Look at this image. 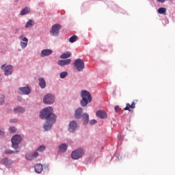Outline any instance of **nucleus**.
I'll return each instance as SVG.
<instances>
[{
    "instance_id": "13",
    "label": "nucleus",
    "mask_w": 175,
    "mask_h": 175,
    "mask_svg": "<svg viewBox=\"0 0 175 175\" xmlns=\"http://www.w3.org/2000/svg\"><path fill=\"white\" fill-rule=\"evenodd\" d=\"M72 62V59H62L58 62V65L59 66H65V65H69Z\"/></svg>"
},
{
    "instance_id": "38",
    "label": "nucleus",
    "mask_w": 175,
    "mask_h": 175,
    "mask_svg": "<svg viewBox=\"0 0 175 175\" xmlns=\"http://www.w3.org/2000/svg\"><path fill=\"white\" fill-rule=\"evenodd\" d=\"M5 135V132H3L2 130H0V136H3Z\"/></svg>"
},
{
    "instance_id": "16",
    "label": "nucleus",
    "mask_w": 175,
    "mask_h": 175,
    "mask_svg": "<svg viewBox=\"0 0 175 175\" xmlns=\"http://www.w3.org/2000/svg\"><path fill=\"white\" fill-rule=\"evenodd\" d=\"M31 13V8L29 7H25L21 10L20 14L21 16H25Z\"/></svg>"
},
{
    "instance_id": "1",
    "label": "nucleus",
    "mask_w": 175,
    "mask_h": 175,
    "mask_svg": "<svg viewBox=\"0 0 175 175\" xmlns=\"http://www.w3.org/2000/svg\"><path fill=\"white\" fill-rule=\"evenodd\" d=\"M53 107H47L41 111L40 117L42 120H46V123L44 125L45 131H50L53 124L57 121V116L53 113Z\"/></svg>"
},
{
    "instance_id": "6",
    "label": "nucleus",
    "mask_w": 175,
    "mask_h": 175,
    "mask_svg": "<svg viewBox=\"0 0 175 175\" xmlns=\"http://www.w3.org/2000/svg\"><path fill=\"white\" fill-rule=\"evenodd\" d=\"M55 100V97L51 94H48L44 96L43 102L45 105H51Z\"/></svg>"
},
{
    "instance_id": "32",
    "label": "nucleus",
    "mask_w": 175,
    "mask_h": 175,
    "mask_svg": "<svg viewBox=\"0 0 175 175\" xmlns=\"http://www.w3.org/2000/svg\"><path fill=\"white\" fill-rule=\"evenodd\" d=\"M14 151L11 150H5V154H6V155H9L10 154H14Z\"/></svg>"
},
{
    "instance_id": "35",
    "label": "nucleus",
    "mask_w": 175,
    "mask_h": 175,
    "mask_svg": "<svg viewBox=\"0 0 175 175\" xmlns=\"http://www.w3.org/2000/svg\"><path fill=\"white\" fill-rule=\"evenodd\" d=\"M96 120H92L90 122V125H94V124H96Z\"/></svg>"
},
{
    "instance_id": "23",
    "label": "nucleus",
    "mask_w": 175,
    "mask_h": 175,
    "mask_svg": "<svg viewBox=\"0 0 175 175\" xmlns=\"http://www.w3.org/2000/svg\"><path fill=\"white\" fill-rule=\"evenodd\" d=\"M38 81L40 88H46V81L44 78H39Z\"/></svg>"
},
{
    "instance_id": "21",
    "label": "nucleus",
    "mask_w": 175,
    "mask_h": 175,
    "mask_svg": "<svg viewBox=\"0 0 175 175\" xmlns=\"http://www.w3.org/2000/svg\"><path fill=\"white\" fill-rule=\"evenodd\" d=\"M35 25V21L32 19H29L25 24V28L28 29L31 28V27H33Z\"/></svg>"
},
{
    "instance_id": "5",
    "label": "nucleus",
    "mask_w": 175,
    "mask_h": 175,
    "mask_svg": "<svg viewBox=\"0 0 175 175\" xmlns=\"http://www.w3.org/2000/svg\"><path fill=\"white\" fill-rule=\"evenodd\" d=\"M84 155V151L82 149H77L72 152L71 157L72 159H80Z\"/></svg>"
},
{
    "instance_id": "26",
    "label": "nucleus",
    "mask_w": 175,
    "mask_h": 175,
    "mask_svg": "<svg viewBox=\"0 0 175 175\" xmlns=\"http://www.w3.org/2000/svg\"><path fill=\"white\" fill-rule=\"evenodd\" d=\"M157 13L159 14H166V8H160L157 10Z\"/></svg>"
},
{
    "instance_id": "14",
    "label": "nucleus",
    "mask_w": 175,
    "mask_h": 175,
    "mask_svg": "<svg viewBox=\"0 0 175 175\" xmlns=\"http://www.w3.org/2000/svg\"><path fill=\"white\" fill-rule=\"evenodd\" d=\"M82 113H83V108L81 107L78 108L75 113V118H77V120H80V118H81L82 117L81 116Z\"/></svg>"
},
{
    "instance_id": "2",
    "label": "nucleus",
    "mask_w": 175,
    "mask_h": 175,
    "mask_svg": "<svg viewBox=\"0 0 175 175\" xmlns=\"http://www.w3.org/2000/svg\"><path fill=\"white\" fill-rule=\"evenodd\" d=\"M81 96L82 98L81 100V106H82V107H85L88 103L92 101L91 94L87 90H83L81 93Z\"/></svg>"
},
{
    "instance_id": "36",
    "label": "nucleus",
    "mask_w": 175,
    "mask_h": 175,
    "mask_svg": "<svg viewBox=\"0 0 175 175\" xmlns=\"http://www.w3.org/2000/svg\"><path fill=\"white\" fill-rule=\"evenodd\" d=\"M157 2H159L160 3H165L166 2V0H157Z\"/></svg>"
},
{
    "instance_id": "27",
    "label": "nucleus",
    "mask_w": 175,
    "mask_h": 175,
    "mask_svg": "<svg viewBox=\"0 0 175 175\" xmlns=\"http://www.w3.org/2000/svg\"><path fill=\"white\" fill-rule=\"evenodd\" d=\"M79 39L77 36H72L69 38L70 43H75V42H77V40Z\"/></svg>"
},
{
    "instance_id": "11",
    "label": "nucleus",
    "mask_w": 175,
    "mask_h": 175,
    "mask_svg": "<svg viewBox=\"0 0 175 175\" xmlns=\"http://www.w3.org/2000/svg\"><path fill=\"white\" fill-rule=\"evenodd\" d=\"M75 131H77V123L76 121L72 120L69 124V131L75 132Z\"/></svg>"
},
{
    "instance_id": "39",
    "label": "nucleus",
    "mask_w": 175,
    "mask_h": 175,
    "mask_svg": "<svg viewBox=\"0 0 175 175\" xmlns=\"http://www.w3.org/2000/svg\"><path fill=\"white\" fill-rule=\"evenodd\" d=\"M25 47H27V44H23L22 45V49H25Z\"/></svg>"
},
{
    "instance_id": "34",
    "label": "nucleus",
    "mask_w": 175,
    "mask_h": 175,
    "mask_svg": "<svg viewBox=\"0 0 175 175\" xmlns=\"http://www.w3.org/2000/svg\"><path fill=\"white\" fill-rule=\"evenodd\" d=\"M120 106H118V105L115 106V111L116 113H118V111H120Z\"/></svg>"
},
{
    "instance_id": "28",
    "label": "nucleus",
    "mask_w": 175,
    "mask_h": 175,
    "mask_svg": "<svg viewBox=\"0 0 175 175\" xmlns=\"http://www.w3.org/2000/svg\"><path fill=\"white\" fill-rule=\"evenodd\" d=\"M21 44H28V38H25V37H24V38H21Z\"/></svg>"
},
{
    "instance_id": "25",
    "label": "nucleus",
    "mask_w": 175,
    "mask_h": 175,
    "mask_svg": "<svg viewBox=\"0 0 175 175\" xmlns=\"http://www.w3.org/2000/svg\"><path fill=\"white\" fill-rule=\"evenodd\" d=\"M14 113H24V111H25V109L22 107H17L14 109Z\"/></svg>"
},
{
    "instance_id": "15",
    "label": "nucleus",
    "mask_w": 175,
    "mask_h": 175,
    "mask_svg": "<svg viewBox=\"0 0 175 175\" xmlns=\"http://www.w3.org/2000/svg\"><path fill=\"white\" fill-rule=\"evenodd\" d=\"M83 121V125H87L90 121V116L88 113H85L82 114V116L81 117Z\"/></svg>"
},
{
    "instance_id": "37",
    "label": "nucleus",
    "mask_w": 175,
    "mask_h": 175,
    "mask_svg": "<svg viewBox=\"0 0 175 175\" xmlns=\"http://www.w3.org/2000/svg\"><path fill=\"white\" fill-rule=\"evenodd\" d=\"M18 32H20V29H18V28L15 29L14 33H18Z\"/></svg>"
},
{
    "instance_id": "20",
    "label": "nucleus",
    "mask_w": 175,
    "mask_h": 175,
    "mask_svg": "<svg viewBox=\"0 0 175 175\" xmlns=\"http://www.w3.org/2000/svg\"><path fill=\"white\" fill-rule=\"evenodd\" d=\"M36 173L40 174L41 172H43V165L42 164H37L34 167Z\"/></svg>"
},
{
    "instance_id": "8",
    "label": "nucleus",
    "mask_w": 175,
    "mask_h": 175,
    "mask_svg": "<svg viewBox=\"0 0 175 175\" xmlns=\"http://www.w3.org/2000/svg\"><path fill=\"white\" fill-rule=\"evenodd\" d=\"M4 68V75L5 76H10V75H12L13 73V66L8 65L5 66V64H3L1 66V69H3Z\"/></svg>"
},
{
    "instance_id": "22",
    "label": "nucleus",
    "mask_w": 175,
    "mask_h": 175,
    "mask_svg": "<svg viewBox=\"0 0 175 175\" xmlns=\"http://www.w3.org/2000/svg\"><path fill=\"white\" fill-rule=\"evenodd\" d=\"M66 150H68V146L66 144H62V145L59 146V151L60 152H66Z\"/></svg>"
},
{
    "instance_id": "24",
    "label": "nucleus",
    "mask_w": 175,
    "mask_h": 175,
    "mask_svg": "<svg viewBox=\"0 0 175 175\" xmlns=\"http://www.w3.org/2000/svg\"><path fill=\"white\" fill-rule=\"evenodd\" d=\"M70 55H72V53L70 52H66L65 53H62L60 55V58H62V59H66V58H69Z\"/></svg>"
},
{
    "instance_id": "30",
    "label": "nucleus",
    "mask_w": 175,
    "mask_h": 175,
    "mask_svg": "<svg viewBox=\"0 0 175 175\" xmlns=\"http://www.w3.org/2000/svg\"><path fill=\"white\" fill-rule=\"evenodd\" d=\"M68 76V72H63L60 73V79H65Z\"/></svg>"
},
{
    "instance_id": "10",
    "label": "nucleus",
    "mask_w": 175,
    "mask_h": 175,
    "mask_svg": "<svg viewBox=\"0 0 175 175\" xmlns=\"http://www.w3.org/2000/svg\"><path fill=\"white\" fill-rule=\"evenodd\" d=\"M38 155L39 153H38V152H34L33 153L27 154L25 158L27 159V161H32L33 159H35V158L38 157Z\"/></svg>"
},
{
    "instance_id": "17",
    "label": "nucleus",
    "mask_w": 175,
    "mask_h": 175,
    "mask_svg": "<svg viewBox=\"0 0 175 175\" xmlns=\"http://www.w3.org/2000/svg\"><path fill=\"white\" fill-rule=\"evenodd\" d=\"M51 54H53V51L51 49H44L41 52L42 57H47L51 55Z\"/></svg>"
},
{
    "instance_id": "12",
    "label": "nucleus",
    "mask_w": 175,
    "mask_h": 175,
    "mask_svg": "<svg viewBox=\"0 0 175 175\" xmlns=\"http://www.w3.org/2000/svg\"><path fill=\"white\" fill-rule=\"evenodd\" d=\"M19 90L23 95H29V94H31V89L28 86L19 88Z\"/></svg>"
},
{
    "instance_id": "40",
    "label": "nucleus",
    "mask_w": 175,
    "mask_h": 175,
    "mask_svg": "<svg viewBox=\"0 0 175 175\" xmlns=\"http://www.w3.org/2000/svg\"><path fill=\"white\" fill-rule=\"evenodd\" d=\"M112 95H113V96H116V91H113V92H112Z\"/></svg>"
},
{
    "instance_id": "9",
    "label": "nucleus",
    "mask_w": 175,
    "mask_h": 175,
    "mask_svg": "<svg viewBox=\"0 0 175 175\" xmlns=\"http://www.w3.org/2000/svg\"><path fill=\"white\" fill-rule=\"evenodd\" d=\"M96 115L98 118H101L102 120H105V118H107V113L106 111L103 110H98L96 111Z\"/></svg>"
},
{
    "instance_id": "29",
    "label": "nucleus",
    "mask_w": 175,
    "mask_h": 175,
    "mask_svg": "<svg viewBox=\"0 0 175 175\" xmlns=\"http://www.w3.org/2000/svg\"><path fill=\"white\" fill-rule=\"evenodd\" d=\"M44 150H46V146H44V145H42L38 148L37 151H39L40 152H43Z\"/></svg>"
},
{
    "instance_id": "18",
    "label": "nucleus",
    "mask_w": 175,
    "mask_h": 175,
    "mask_svg": "<svg viewBox=\"0 0 175 175\" xmlns=\"http://www.w3.org/2000/svg\"><path fill=\"white\" fill-rule=\"evenodd\" d=\"M1 163L5 165V166H11V165L13 163V161L8 158H4L1 159Z\"/></svg>"
},
{
    "instance_id": "7",
    "label": "nucleus",
    "mask_w": 175,
    "mask_h": 175,
    "mask_svg": "<svg viewBox=\"0 0 175 175\" xmlns=\"http://www.w3.org/2000/svg\"><path fill=\"white\" fill-rule=\"evenodd\" d=\"M61 28H62V26L59 24H55L53 25L51 30V34L52 36H58L59 29H61Z\"/></svg>"
},
{
    "instance_id": "4",
    "label": "nucleus",
    "mask_w": 175,
    "mask_h": 175,
    "mask_svg": "<svg viewBox=\"0 0 175 175\" xmlns=\"http://www.w3.org/2000/svg\"><path fill=\"white\" fill-rule=\"evenodd\" d=\"M74 66L78 72H83V70H84V61L80 58L75 61Z\"/></svg>"
},
{
    "instance_id": "41",
    "label": "nucleus",
    "mask_w": 175,
    "mask_h": 175,
    "mask_svg": "<svg viewBox=\"0 0 175 175\" xmlns=\"http://www.w3.org/2000/svg\"><path fill=\"white\" fill-rule=\"evenodd\" d=\"M15 152H18V150H16Z\"/></svg>"
},
{
    "instance_id": "3",
    "label": "nucleus",
    "mask_w": 175,
    "mask_h": 175,
    "mask_svg": "<svg viewBox=\"0 0 175 175\" xmlns=\"http://www.w3.org/2000/svg\"><path fill=\"white\" fill-rule=\"evenodd\" d=\"M23 141V137L20 135H14L12 139V148L14 150H18L20 143Z\"/></svg>"
},
{
    "instance_id": "31",
    "label": "nucleus",
    "mask_w": 175,
    "mask_h": 175,
    "mask_svg": "<svg viewBox=\"0 0 175 175\" xmlns=\"http://www.w3.org/2000/svg\"><path fill=\"white\" fill-rule=\"evenodd\" d=\"M5 103V96L2 94L0 97V105H3Z\"/></svg>"
},
{
    "instance_id": "19",
    "label": "nucleus",
    "mask_w": 175,
    "mask_h": 175,
    "mask_svg": "<svg viewBox=\"0 0 175 175\" xmlns=\"http://www.w3.org/2000/svg\"><path fill=\"white\" fill-rule=\"evenodd\" d=\"M126 107L124 108V110H129V111H131V109H135L136 107V103L135 102H133L132 104L126 103Z\"/></svg>"
},
{
    "instance_id": "33",
    "label": "nucleus",
    "mask_w": 175,
    "mask_h": 175,
    "mask_svg": "<svg viewBox=\"0 0 175 175\" xmlns=\"http://www.w3.org/2000/svg\"><path fill=\"white\" fill-rule=\"evenodd\" d=\"M9 131L10 133H14L17 130L16 129V127L12 126L9 129Z\"/></svg>"
}]
</instances>
